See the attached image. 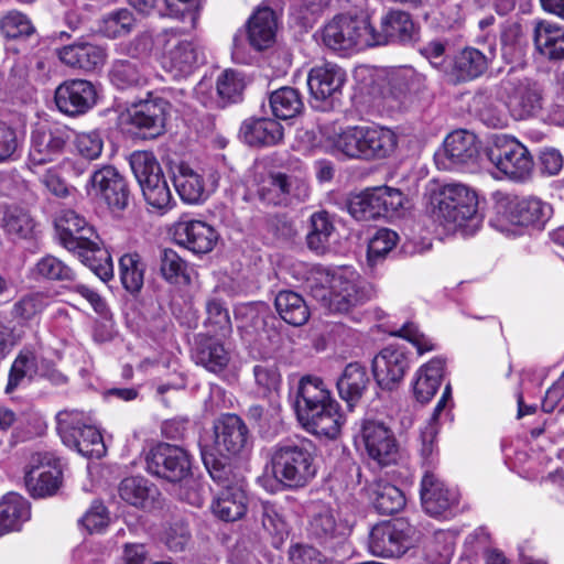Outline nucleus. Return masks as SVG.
<instances>
[{
    "mask_svg": "<svg viewBox=\"0 0 564 564\" xmlns=\"http://www.w3.org/2000/svg\"><path fill=\"white\" fill-rule=\"evenodd\" d=\"M2 228L10 236L26 238L32 234L34 223L30 214L21 207L6 208L2 217Z\"/></svg>",
    "mask_w": 564,
    "mask_h": 564,
    "instance_id": "obj_60",
    "label": "nucleus"
},
{
    "mask_svg": "<svg viewBox=\"0 0 564 564\" xmlns=\"http://www.w3.org/2000/svg\"><path fill=\"white\" fill-rule=\"evenodd\" d=\"M292 178L283 172H269L257 183L256 196L265 206H286L290 203Z\"/></svg>",
    "mask_w": 564,
    "mask_h": 564,
    "instance_id": "obj_32",
    "label": "nucleus"
},
{
    "mask_svg": "<svg viewBox=\"0 0 564 564\" xmlns=\"http://www.w3.org/2000/svg\"><path fill=\"white\" fill-rule=\"evenodd\" d=\"M74 131L58 122H41L31 131L29 161L44 165L61 158L73 139Z\"/></svg>",
    "mask_w": 564,
    "mask_h": 564,
    "instance_id": "obj_11",
    "label": "nucleus"
},
{
    "mask_svg": "<svg viewBox=\"0 0 564 564\" xmlns=\"http://www.w3.org/2000/svg\"><path fill=\"white\" fill-rule=\"evenodd\" d=\"M86 191L102 202L112 214L123 213L133 197L127 176L110 164H104L90 173Z\"/></svg>",
    "mask_w": 564,
    "mask_h": 564,
    "instance_id": "obj_10",
    "label": "nucleus"
},
{
    "mask_svg": "<svg viewBox=\"0 0 564 564\" xmlns=\"http://www.w3.org/2000/svg\"><path fill=\"white\" fill-rule=\"evenodd\" d=\"M399 236L395 231L381 228L369 240L367 247V261L369 265L375 267L383 261L387 254L397 246Z\"/></svg>",
    "mask_w": 564,
    "mask_h": 564,
    "instance_id": "obj_58",
    "label": "nucleus"
},
{
    "mask_svg": "<svg viewBox=\"0 0 564 564\" xmlns=\"http://www.w3.org/2000/svg\"><path fill=\"white\" fill-rule=\"evenodd\" d=\"M63 443L88 458H100L106 454L102 435L91 425H83L82 430L75 433L74 442Z\"/></svg>",
    "mask_w": 564,
    "mask_h": 564,
    "instance_id": "obj_55",
    "label": "nucleus"
},
{
    "mask_svg": "<svg viewBox=\"0 0 564 564\" xmlns=\"http://www.w3.org/2000/svg\"><path fill=\"white\" fill-rule=\"evenodd\" d=\"M334 295L332 304L341 313L349 312L352 307L362 305L371 299V290L361 281L338 280L333 286Z\"/></svg>",
    "mask_w": 564,
    "mask_h": 564,
    "instance_id": "obj_43",
    "label": "nucleus"
},
{
    "mask_svg": "<svg viewBox=\"0 0 564 564\" xmlns=\"http://www.w3.org/2000/svg\"><path fill=\"white\" fill-rule=\"evenodd\" d=\"M135 19L128 9L110 12L102 19L100 32L108 39H118L131 33Z\"/></svg>",
    "mask_w": 564,
    "mask_h": 564,
    "instance_id": "obj_59",
    "label": "nucleus"
},
{
    "mask_svg": "<svg viewBox=\"0 0 564 564\" xmlns=\"http://www.w3.org/2000/svg\"><path fill=\"white\" fill-rule=\"evenodd\" d=\"M500 44L502 57L507 63H514L524 56L525 36L522 25L518 22H511L503 25L500 33Z\"/></svg>",
    "mask_w": 564,
    "mask_h": 564,
    "instance_id": "obj_56",
    "label": "nucleus"
},
{
    "mask_svg": "<svg viewBox=\"0 0 564 564\" xmlns=\"http://www.w3.org/2000/svg\"><path fill=\"white\" fill-rule=\"evenodd\" d=\"M147 470L170 482L191 481L192 462L188 453L180 446L160 443L145 457Z\"/></svg>",
    "mask_w": 564,
    "mask_h": 564,
    "instance_id": "obj_12",
    "label": "nucleus"
},
{
    "mask_svg": "<svg viewBox=\"0 0 564 564\" xmlns=\"http://www.w3.org/2000/svg\"><path fill=\"white\" fill-rule=\"evenodd\" d=\"M147 264L138 252L124 253L119 259V276L123 289L132 295L141 292Z\"/></svg>",
    "mask_w": 564,
    "mask_h": 564,
    "instance_id": "obj_51",
    "label": "nucleus"
},
{
    "mask_svg": "<svg viewBox=\"0 0 564 564\" xmlns=\"http://www.w3.org/2000/svg\"><path fill=\"white\" fill-rule=\"evenodd\" d=\"M32 275L37 281L57 282L63 285L73 284L77 279L74 268L52 254H46L37 260L32 269Z\"/></svg>",
    "mask_w": 564,
    "mask_h": 564,
    "instance_id": "obj_47",
    "label": "nucleus"
},
{
    "mask_svg": "<svg viewBox=\"0 0 564 564\" xmlns=\"http://www.w3.org/2000/svg\"><path fill=\"white\" fill-rule=\"evenodd\" d=\"M56 54L64 65L85 73L101 68L108 56L106 47L83 39L57 48Z\"/></svg>",
    "mask_w": 564,
    "mask_h": 564,
    "instance_id": "obj_27",
    "label": "nucleus"
},
{
    "mask_svg": "<svg viewBox=\"0 0 564 564\" xmlns=\"http://www.w3.org/2000/svg\"><path fill=\"white\" fill-rule=\"evenodd\" d=\"M424 82L425 77L412 67H403L389 77V95L402 105L409 96L423 89Z\"/></svg>",
    "mask_w": 564,
    "mask_h": 564,
    "instance_id": "obj_52",
    "label": "nucleus"
},
{
    "mask_svg": "<svg viewBox=\"0 0 564 564\" xmlns=\"http://www.w3.org/2000/svg\"><path fill=\"white\" fill-rule=\"evenodd\" d=\"M274 305L281 318L292 326L304 325L311 315L302 295L291 290L280 291L275 296Z\"/></svg>",
    "mask_w": 564,
    "mask_h": 564,
    "instance_id": "obj_48",
    "label": "nucleus"
},
{
    "mask_svg": "<svg viewBox=\"0 0 564 564\" xmlns=\"http://www.w3.org/2000/svg\"><path fill=\"white\" fill-rule=\"evenodd\" d=\"M293 408L306 432L328 440L339 436L345 417L340 404L319 377L307 375L300 379Z\"/></svg>",
    "mask_w": 564,
    "mask_h": 564,
    "instance_id": "obj_1",
    "label": "nucleus"
},
{
    "mask_svg": "<svg viewBox=\"0 0 564 564\" xmlns=\"http://www.w3.org/2000/svg\"><path fill=\"white\" fill-rule=\"evenodd\" d=\"M308 532L318 543L334 547L346 540L350 529L332 507L322 505L311 518Z\"/></svg>",
    "mask_w": 564,
    "mask_h": 564,
    "instance_id": "obj_26",
    "label": "nucleus"
},
{
    "mask_svg": "<svg viewBox=\"0 0 564 564\" xmlns=\"http://www.w3.org/2000/svg\"><path fill=\"white\" fill-rule=\"evenodd\" d=\"M370 497L373 507L379 513L393 514L405 506L403 492L392 484L376 481L370 487Z\"/></svg>",
    "mask_w": 564,
    "mask_h": 564,
    "instance_id": "obj_53",
    "label": "nucleus"
},
{
    "mask_svg": "<svg viewBox=\"0 0 564 564\" xmlns=\"http://www.w3.org/2000/svg\"><path fill=\"white\" fill-rule=\"evenodd\" d=\"M365 449L380 466H389L398 459V444L393 432L382 422L366 421L361 429Z\"/></svg>",
    "mask_w": 564,
    "mask_h": 564,
    "instance_id": "obj_23",
    "label": "nucleus"
},
{
    "mask_svg": "<svg viewBox=\"0 0 564 564\" xmlns=\"http://www.w3.org/2000/svg\"><path fill=\"white\" fill-rule=\"evenodd\" d=\"M246 88L241 72L227 68L216 79L217 104L220 108L241 102Z\"/></svg>",
    "mask_w": 564,
    "mask_h": 564,
    "instance_id": "obj_50",
    "label": "nucleus"
},
{
    "mask_svg": "<svg viewBox=\"0 0 564 564\" xmlns=\"http://www.w3.org/2000/svg\"><path fill=\"white\" fill-rule=\"evenodd\" d=\"M239 139L253 149H268L284 142V127L274 118L248 117L238 131Z\"/></svg>",
    "mask_w": 564,
    "mask_h": 564,
    "instance_id": "obj_24",
    "label": "nucleus"
},
{
    "mask_svg": "<svg viewBox=\"0 0 564 564\" xmlns=\"http://www.w3.org/2000/svg\"><path fill=\"white\" fill-rule=\"evenodd\" d=\"M421 28L412 15L400 9H389L380 18L379 29L370 23L372 47L384 45L414 46Z\"/></svg>",
    "mask_w": 564,
    "mask_h": 564,
    "instance_id": "obj_13",
    "label": "nucleus"
},
{
    "mask_svg": "<svg viewBox=\"0 0 564 564\" xmlns=\"http://www.w3.org/2000/svg\"><path fill=\"white\" fill-rule=\"evenodd\" d=\"M128 161L139 185L163 174L161 164L152 151L135 150L130 153Z\"/></svg>",
    "mask_w": 564,
    "mask_h": 564,
    "instance_id": "obj_57",
    "label": "nucleus"
},
{
    "mask_svg": "<svg viewBox=\"0 0 564 564\" xmlns=\"http://www.w3.org/2000/svg\"><path fill=\"white\" fill-rule=\"evenodd\" d=\"M329 51L346 56L372 47L370 20L349 13L335 14L317 32Z\"/></svg>",
    "mask_w": 564,
    "mask_h": 564,
    "instance_id": "obj_5",
    "label": "nucleus"
},
{
    "mask_svg": "<svg viewBox=\"0 0 564 564\" xmlns=\"http://www.w3.org/2000/svg\"><path fill=\"white\" fill-rule=\"evenodd\" d=\"M411 532L401 519L377 523L369 534V550L375 556L399 557L410 547Z\"/></svg>",
    "mask_w": 564,
    "mask_h": 564,
    "instance_id": "obj_15",
    "label": "nucleus"
},
{
    "mask_svg": "<svg viewBox=\"0 0 564 564\" xmlns=\"http://www.w3.org/2000/svg\"><path fill=\"white\" fill-rule=\"evenodd\" d=\"M205 327L209 332H220L223 336H231L232 325L229 312L224 302L219 299H209L205 305Z\"/></svg>",
    "mask_w": 564,
    "mask_h": 564,
    "instance_id": "obj_61",
    "label": "nucleus"
},
{
    "mask_svg": "<svg viewBox=\"0 0 564 564\" xmlns=\"http://www.w3.org/2000/svg\"><path fill=\"white\" fill-rule=\"evenodd\" d=\"M421 501L424 511L433 517L441 516L458 503V495L432 471H426L421 481Z\"/></svg>",
    "mask_w": 564,
    "mask_h": 564,
    "instance_id": "obj_29",
    "label": "nucleus"
},
{
    "mask_svg": "<svg viewBox=\"0 0 564 564\" xmlns=\"http://www.w3.org/2000/svg\"><path fill=\"white\" fill-rule=\"evenodd\" d=\"M473 104L478 117L488 127L503 128L507 124V118L494 104L487 91H478L473 99Z\"/></svg>",
    "mask_w": 564,
    "mask_h": 564,
    "instance_id": "obj_62",
    "label": "nucleus"
},
{
    "mask_svg": "<svg viewBox=\"0 0 564 564\" xmlns=\"http://www.w3.org/2000/svg\"><path fill=\"white\" fill-rule=\"evenodd\" d=\"M307 87L314 101L333 105L341 95L346 72L334 63L312 67L307 74Z\"/></svg>",
    "mask_w": 564,
    "mask_h": 564,
    "instance_id": "obj_22",
    "label": "nucleus"
},
{
    "mask_svg": "<svg viewBox=\"0 0 564 564\" xmlns=\"http://www.w3.org/2000/svg\"><path fill=\"white\" fill-rule=\"evenodd\" d=\"M314 457L306 442H288L274 447L271 455L274 478L289 488L304 487L314 476Z\"/></svg>",
    "mask_w": 564,
    "mask_h": 564,
    "instance_id": "obj_8",
    "label": "nucleus"
},
{
    "mask_svg": "<svg viewBox=\"0 0 564 564\" xmlns=\"http://www.w3.org/2000/svg\"><path fill=\"white\" fill-rule=\"evenodd\" d=\"M369 381L366 368L358 362H350L337 379L338 394L349 408H352L364 395Z\"/></svg>",
    "mask_w": 564,
    "mask_h": 564,
    "instance_id": "obj_37",
    "label": "nucleus"
},
{
    "mask_svg": "<svg viewBox=\"0 0 564 564\" xmlns=\"http://www.w3.org/2000/svg\"><path fill=\"white\" fill-rule=\"evenodd\" d=\"M506 106L514 120L536 118L543 109V91L536 82L528 78L508 82Z\"/></svg>",
    "mask_w": 564,
    "mask_h": 564,
    "instance_id": "obj_18",
    "label": "nucleus"
},
{
    "mask_svg": "<svg viewBox=\"0 0 564 564\" xmlns=\"http://www.w3.org/2000/svg\"><path fill=\"white\" fill-rule=\"evenodd\" d=\"M215 451L218 459L228 463V457L237 456L250 446L249 430L242 419L236 414L221 416L214 425Z\"/></svg>",
    "mask_w": 564,
    "mask_h": 564,
    "instance_id": "obj_20",
    "label": "nucleus"
},
{
    "mask_svg": "<svg viewBox=\"0 0 564 564\" xmlns=\"http://www.w3.org/2000/svg\"><path fill=\"white\" fill-rule=\"evenodd\" d=\"M406 196L398 188H367L347 199V210L358 221L392 219L403 215Z\"/></svg>",
    "mask_w": 564,
    "mask_h": 564,
    "instance_id": "obj_9",
    "label": "nucleus"
},
{
    "mask_svg": "<svg viewBox=\"0 0 564 564\" xmlns=\"http://www.w3.org/2000/svg\"><path fill=\"white\" fill-rule=\"evenodd\" d=\"M21 140L12 126L0 122V164L17 161L20 158Z\"/></svg>",
    "mask_w": 564,
    "mask_h": 564,
    "instance_id": "obj_64",
    "label": "nucleus"
},
{
    "mask_svg": "<svg viewBox=\"0 0 564 564\" xmlns=\"http://www.w3.org/2000/svg\"><path fill=\"white\" fill-rule=\"evenodd\" d=\"M500 213L512 225L542 229L549 219L547 205L536 197L506 196Z\"/></svg>",
    "mask_w": 564,
    "mask_h": 564,
    "instance_id": "obj_21",
    "label": "nucleus"
},
{
    "mask_svg": "<svg viewBox=\"0 0 564 564\" xmlns=\"http://www.w3.org/2000/svg\"><path fill=\"white\" fill-rule=\"evenodd\" d=\"M495 54L466 45L448 58L446 76L455 85L467 84L484 77L491 67Z\"/></svg>",
    "mask_w": 564,
    "mask_h": 564,
    "instance_id": "obj_16",
    "label": "nucleus"
},
{
    "mask_svg": "<svg viewBox=\"0 0 564 564\" xmlns=\"http://www.w3.org/2000/svg\"><path fill=\"white\" fill-rule=\"evenodd\" d=\"M268 102L275 120L293 119L304 110V102L300 90L291 86H283L271 91Z\"/></svg>",
    "mask_w": 564,
    "mask_h": 564,
    "instance_id": "obj_41",
    "label": "nucleus"
},
{
    "mask_svg": "<svg viewBox=\"0 0 564 564\" xmlns=\"http://www.w3.org/2000/svg\"><path fill=\"white\" fill-rule=\"evenodd\" d=\"M59 243L68 251H75L89 239L98 238L95 228L73 209H67L55 220Z\"/></svg>",
    "mask_w": 564,
    "mask_h": 564,
    "instance_id": "obj_28",
    "label": "nucleus"
},
{
    "mask_svg": "<svg viewBox=\"0 0 564 564\" xmlns=\"http://www.w3.org/2000/svg\"><path fill=\"white\" fill-rule=\"evenodd\" d=\"M54 102L59 112L72 118L78 117L97 104V90L87 79H65L54 91Z\"/></svg>",
    "mask_w": 564,
    "mask_h": 564,
    "instance_id": "obj_17",
    "label": "nucleus"
},
{
    "mask_svg": "<svg viewBox=\"0 0 564 564\" xmlns=\"http://www.w3.org/2000/svg\"><path fill=\"white\" fill-rule=\"evenodd\" d=\"M173 184L180 198L187 204H199L207 199L204 177L188 164L180 163L173 173Z\"/></svg>",
    "mask_w": 564,
    "mask_h": 564,
    "instance_id": "obj_33",
    "label": "nucleus"
},
{
    "mask_svg": "<svg viewBox=\"0 0 564 564\" xmlns=\"http://www.w3.org/2000/svg\"><path fill=\"white\" fill-rule=\"evenodd\" d=\"M170 104L163 98L141 101L130 116V123L143 140H153L165 132L167 108Z\"/></svg>",
    "mask_w": 564,
    "mask_h": 564,
    "instance_id": "obj_25",
    "label": "nucleus"
},
{
    "mask_svg": "<svg viewBox=\"0 0 564 564\" xmlns=\"http://www.w3.org/2000/svg\"><path fill=\"white\" fill-rule=\"evenodd\" d=\"M335 230L334 219L327 210L313 213L305 237L307 248L318 256L325 254L329 251L330 238Z\"/></svg>",
    "mask_w": 564,
    "mask_h": 564,
    "instance_id": "obj_38",
    "label": "nucleus"
},
{
    "mask_svg": "<svg viewBox=\"0 0 564 564\" xmlns=\"http://www.w3.org/2000/svg\"><path fill=\"white\" fill-rule=\"evenodd\" d=\"M409 368L405 355H375L372 359V372L377 382L392 389L399 383Z\"/></svg>",
    "mask_w": 564,
    "mask_h": 564,
    "instance_id": "obj_42",
    "label": "nucleus"
},
{
    "mask_svg": "<svg viewBox=\"0 0 564 564\" xmlns=\"http://www.w3.org/2000/svg\"><path fill=\"white\" fill-rule=\"evenodd\" d=\"M140 187L147 204L161 214L169 212L175 205L164 173L145 181Z\"/></svg>",
    "mask_w": 564,
    "mask_h": 564,
    "instance_id": "obj_54",
    "label": "nucleus"
},
{
    "mask_svg": "<svg viewBox=\"0 0 564 564\" xmlns=\"http://www.w3.org/2000/svg\"><path fill=\"white\" fill-rule=\"evenodd\" d=\"M200 454L210 477L223 486L212 503L214 516L225 522L240 520L246 516L249 505L243 478L235 473L229 463L218 459L210 449L202 448Z\"/></svg>",
    "mask_w": 564,
    "mask_h": 564,
    "instance_id": "obj_2",
    "label": "nucleus"
},
{
    "mask_svg": "<svg viewBox=\"0 0 564 564\" xmlns=\"http://www.w3.org/2000/svg\"><path fill=\"white\" fill-rule=\"evenodd\" d=\"M431 217L441 226L454 229L463 227L478 210L475 191L463 184H445L431 196Z\"/></svg>",
    "mask_w": 564,
    "mask_h": 564,
    "instance_id": "obj_7",
    "label": "nucleus"
},
{
    "mask_svg": "<svg viewBox=\"0 0 564 564\" xmlns=\"http://www.w3.org/2000/svg\"><path fill=\"white\" fill-rule=\"evenodd\" d=\"M25 486L33 497L54 495L62 482V470L50 453H34L26 471Z\"/></svg>",
    "mask_w": 564,
    "mask_h": 564,
    "instance_id": "obj_19",
    "label": "nucleus"
},
{
    "mask_svg": "<svg viewBox=\"0 0 564 564\" xmlns=\"http://www.w3.org/2000/svg\"><path fill=\"white\" fill-rule=\"evenodd\" d=\"M30 517L29 502L20 495L10 492L0 501V535L20 530Z\"/></svg>",
    "mask_w": 564,
    "mask_h": 564,
    "instance_id": "obj_46",
    "label": "nucleus"
},
{
    "mask_svg": "<svg viewBox=\"0 0 564 564\" xmlns=\"http://www.w3.org/2000/svg\"><path fill=\"white\" fill-rule=\"evenodd\" d=\"M50 304V296L41 291L29 292L19 297L10 310L12 321L21 324L22 328L39 321Z\"/></svg>",
    "mask_w": 564,
    "mask_h": 564,
    "instance_id": "obj_45",
    "label": "nucleus"
},
{
    "mask_svg": "<svg viewBox=\"0 0 564 564\" xmlns=\"http://www.w3.org/2000/svg\"><path fill=\"white\" fill-rule=\"evenodd\" d=\"M174 242L195 256H204L214 250L219 232L205 220L189 218L187 215L180 217L172 229Z\"/></svg>",
    "mask_w": 564,
    "mask_h": 564,
    "instance_id": "obj_14",
    "label": "nucleus"
},
{
    "mask_svg": "<svg viewBox=\"0 0 564 564\" xmlns=\"http://www.w3.org/2000/svg\"><path fill=\"white\" fill-rule=\"evenodd\" d=\"M118 492L127 503L142 509H151L160 495L158 488L143 477L124 478Z\"/></svg>",
    "mask_w": 564,
    "mask_h": 564,
    "instance_id": "obj_39",
    "label": "nucleus"
},
{
    "mask_svg": "<svg viewBox=\"0 0 564 564\" xmlns=\"http://www.w3.org/2000/svg\"><path fill=\"white\" fill-rule=\"evenodd\" d=\"M388 334L409 341L416 349V352H430L438 349L434 340L421 332L419 325L411 321L405 322L398 329L388 330Z\"/></svg>",
    "mask_w": 564,
    "mask_h": 564,
    "instance_id": "obj_63",
    "label": "nucleus"
},
{
    "mask_svg": "<svg viewBox=\"0 0 564 564\" xmlns=\"http://www.w3.org/2000/svg\"><path fill=\"white\" fill-rule=\"evenodd\" d=\"M487 160L509 180H531L535 162L528 147L509 134H492L482 150Z\"/></svg>",
    "mask_w": 564,
    "mask_h": 564,
    "instance_id": "obj_6",
    "label": "nucleus"
},
{
    "mask_svg": "<svg viewBox=\"0 0 564 564\" xmlns=\"http://www.w3.org/2000/svg\"><path fill=\"white\" fill-rule=\"evenodd\" d=\"M276 13L270 7L258 8L247 22V39L252 48L263 51L275 42Z\"/></svg>",
    "mask_w": 564,
    "mask_h": 564,
    "instance_id": "obj_30",
    "label": "nucleus"
},
{
    "mask_svg": "<svg viewBox=\"0 0 564 564\" xmlns=\"http://www.w3.org/2000/svg\"><path fill=\"white\" fill-rule=\"evenodd\" d=\"M534 44L539 53L549 61H563L564 28L540 22L534 29Z\"/></svg>",
    "mask_w": 564,
    "mask_h": 564,
    "instance_id": "obj_40",
    "label": "nucleus"
},
{
    "mask_svg": "<svg viewBox=\"0 0 564 564\" xmlns=\"http://www.w3.org/2000/svg\"><path fill=\"white\" fill-rule=\"evenodd\" d=\"M97 240L98 238L89 239V243L82 245L74 252L102 282H108L113 278L112 259L109 251L101 248Z\"/></svg>",
    "mask_w": 564,
    "mask_h": 564,
    "instance_id": "obj_44",
    "label": "nucleus"
},
{
    "mask_svg": "<svg viewBox=\"0 0 564 564\" xmlns=\"http://www.w3.org/2000/svg\"><path fill=\"white\" fill-rule=\"evenodd\" d=\"M398 145V135L381 126H348L336 135L334 147L349 159L381 160Z\"/></svg>",
    "mask_w": 564,
    "mask_h": 564,
    "instance_id": "obj_3",
    "label": "nucleus"
},
{
    "mask_svg": "<svg viewBox=\"0 0 564 564\" xmlns=\"http://www.w3.org/2000/svg\"><path fill=\"white\" fill-rule=\"evenodd\" d=\"M160 273L171 285L188 286L192 283L191 268L174 249L164 248L160 251Z\"/></svg>",
    "mask_w": 564,
    "mask_h": 564,
    "instance_id": "obj_49",
    "label": "nucleus"
},
{
    "mask_svg": "<svg viewBox=\"0 0 564 564\" xmlns=\"http://www.w3.org/2000/svg\"><path fill=\"white\" fill-rule=\"evenodd\" d=\"M53 375V365L43 355H19L14 360L6 392H12L25 378Z\"/></svg>",
    "mask_w": 564,
    "mask_h": 564,
    "instance_id": "obj_35",
    "label": "nucleus"
},
{
    "mask_svg": "<svg viewBox=\"0 0 564 564\" xmlns=\"http://www.w3.org/2000/svg\"><path fill=\"white\" fill-rule=\"evenodd\" d=\"M0 32L6 39L24 43L25 48H32L40 42L30 18L18 10H10L0 18Z\"/></svg>",
    "mask_w": 564,
    "mask_h": 564,
    "instance_id": "obj_36",
    "label": "nucleus"
},
{
    "mask_svg": "<svg viewBox=\"0 0 564 564\" xmlns=\"http://www.w3.org/2000/svg\"><path fill=\"white\" fill-rule=\"evenodd\" d=\"M444 152L454 165L475 164L480 154V141L467 130H455L444 140Z\"/></svg>",
    "mask_w": 564,
    "mask_h": 564,
    "instance_id": "obj_31",
    "label": "nucleus"
},
{
    "mask_svg": "<svg viewBox=\"0 0 564 564\" xmlns=\"http://www.w3.org/2000/svg\"><path fill=\"white\" fill-rule=\"evenodd\" d=\"M160 64L175 80L186 79L206 63L205 47L180 29H165L158 36Z\"/></svg>",
    "mask_w": 564,
    "mask_h": 564,
    "instance_id": "obj_4",
    "label": "nucleus"
},
{
    "mask_svg": "<svg viewBox=\"0 0 564 564\" xmlns=\"http://www.w3.org/2000/svg\"><path fill=\"white\" fill-rule=\"evenodd\" d=\"M148 64L117 58L109 69V80L119 90L142 87L148 84Z\"/></svg>",
    "mask_w": 564,
    "mask_h": 564,
    "instance_id": "obj_34",
    "label": "nucleus"
}]
</instances>
